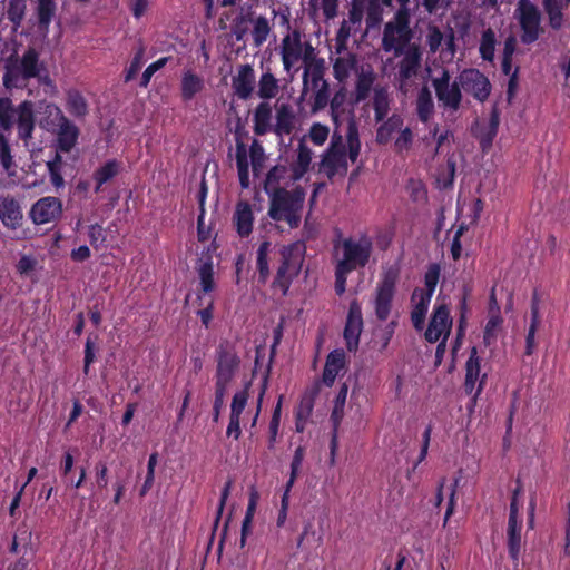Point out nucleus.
I'll return each mask as SVG.
<instances>
[{"label":"nucleus","mask_w":570,"mask_h":570,"mask_svg":"<svg viewBox=\"0 0 570 570\" xmlns=\"http://www.w3.org/2000/svg\"><path fill=\"white\" fill-rule=\"evenodd\" d=\"M305 255L306 245L303 240H296L279 248L278 265L271 283L274 294H279L282 297L288 295L294 279L302 272Z\"/></svg>","instance_id":"nucleus-1"},{"label":"nucleus","mask_w":570,"mask_h":570,"mask_svg":"<svg viewBox=\"0 0 570 570\" xmlns=\"http://www.w3.org/2000/svg\"><path fill=\"white\" fill-rule=\"evenodd\" d=\"M269 195L268 216L275 222H285L289 228L301 224L305 191L301 187L287 190L276 186Z\"/></svg>","instance_id":"nucleus-2"},{"label":"nucleus","mask_w":570,"mask_h":570,"mask_svg":"<svg viewBox=\"0 0 570 570\" xmlns=\"http://www.w3.org/2000/svg\"><path fill=\"white\" fill-rule=\"evenodd\" d=\"M334 250L341 253L335 266L342 269L354 272L364 268L371 258L373 243L370 237L360 238L347 237L334 244Z\"/></svg>","instance_id":"nucleus-3"},{"label":"nucleus","mask_w":570,"mask_h":570,"mask_svg":"<svg viewBox=\"0 0 570 570\" xmlns=\"http://www.w3.org/2000/svg\"><path fill=\"white\" fill-rule=\"evenodd\" d=\"M412 38L410 14L406 9H400L395 12L393 20L384 26L382 48L385 52L393 51L395 57H400L412 45Z\"/></svg>","instance_id":"nucleus-4"},{"label":"nucleus","mask_w":570,"mask_h":570,"mask_svg":"<svg viewBox=\"0 0 570 570\" xmlns=\"http://www.w3.org/2000/svg\"><path fill=\"white\" fill-rule=\"evenodd\" d=\"M215 358V385L228 387L240 366V357L235 344L228 340H222L216 347Z\"/></svg>","instance_id":"nucleus-5"},{"label":"nucleus","mask_w":570,"mask_h":570,"mask_svg":"<svg viewBox=\"0 0 570 570\" xmlns=\"http://www.w3.org/2000/svg\"><path fill=\"white\" fill-rule=\"evenodd\" d=\"M515 17L521 29V42L523 45L534 43L543 32L539 8L530 0L518 1Z\"/></svg>","instance_id":"nucleus-6"},{"label":"nucleus","mask_w":570,"mask_h":570,"mask_svg":"<svg viewBox=\"0 0 570 570\" xmlns=\"http://www.w3.org/2000/svg\"><path fill=\"white\" fill-rule=\"evenodd\" d=\"M236 166L238 171L239 184L242 188L246 189L249 187V161L248 156L250 157V164L253 167V171L256 173L263 166L265 160V153L262 144L254 139L249 150H247L246 145L240 140L236 139Z\"/></svg>","instance_id":"nucleus-7"},{"label":"nucleus","mask_w":570,"mask_h":570,"mask_svg":"<svg viewBox=\"0 0 570 570\" xmlns=\"http://www.w3.org/2000/svg\"><path fill=\"white\" fill-rule=\"evenodd\" d=\"M432 86L440 106L452 111L460 109L463 98L461 83L458 78L451 82L448 69L443 68L440 77L432 79Z\"/></svg>","instance_id":"nucleus-8"},{"label":"nucleus","mask_w":570,"mask_h":570,"mask_svg":"<svg viewBox=\"0 0 570 570\" xmlns=\"http://www.w3.org/2000/svg\"><path fill=\"white\" fill-rule=\"evenodd\" d=\"M397 65L395 80L399 91L407 94L411 81L417 76L422 66V51L419 45L412 43L402 52Z\"/></svg>","instance_id":"nucleus-9"},{"label":"nucleus","mask_w":570,"mask_h":570,"mask_svg":"<svg viewBox=\"0 0 570 570\" xmlns=\"http://www.w3.org/2000/svg\"><path fill=\"white\" fill-rule=\"evenodd\" d=\"M397 273L387 271L375 288L373 301L375 316L379 321L384 322L389 318L393 299L396 291Z\"/></svg>","instance_id":"nucleus-10"},{"label":"nucleus","mask_w":570,"mask_h":570,"mask_svg":"<svg viewBox=\"0 0 570 570\" xmlns=\"http://www.w3.org/2000/svg\"><path fill=\"white\" fill-rule=\"evenodd\" d=\"M485 381L487 374L481 376V357L478 354V348L473 346L465 363V379L463 383L464 392L468 395L473 396V404L476 402L478 396L483 391Z\"/></svg>","instance_id":"nucleus-11"},{"label":"nucleus","mask_w":570,"mask_h":570,"mask_svg":"<svg viewBox=\"0 0 570 570\" xmlns=\"http://www.w3.org/2000/svg\"><path fill=\"white\" fill-rule=\"evenodd\" d=\"M462 90L473 96L480 102H484L491 94V83L488 77L480 70L464 69L458 77Z\"/></svg>","instance_id":"nucleus-12"},{"label":"nucleus","mask_w":570,"mask_h":570,"mask_svg":"<svg viewBox=\"0 0 570 570\" xmlns=\"http://www.w3.org/2000/svg\"><path fill=\"white\" fill-rule=\"evenodd\" d=\"M62 212V202L58 197L46 196L31 206L29 215L33 224L45 225L60 219Z\"/></svg>","instance_id":"nucleus-13"},{"label":"nucleus","mask_w":570,"mask_h":570,"mask_svg":"<svg viewBox=\"0 0 570 570\" xmlns=\"http://www.w3.org/2000/svg\"><path fill=\"white\" fill-rule=\"evenodd\" d=\"M364 322L361 303L357 299H353L348 306L346 322L343 331L346 348L350 352H355L357 350Z\"/></svg>","instance_id":"nucleus-14"},{"label":"nucleus","mask_w":570,"mask_h":570,"mask_svg":"<svg viewBox=\"0 0 570 570\" xmlns=\"http://www.w3.org/2000/svg\"><path fill=\"white\" fill-rule=\"evenodd\" d=\"M216 247L210 244L204 248L196 262V272L199 278V291L206 297L216 289V282L214 278V252Z\"/></svg>","instance_id":"nucleus-15"},{"label":"nucleus","mask_w":570,"mask_h":570,"mask_svg":"<svg viewBox=\"0 0 570 570\" xmlns=\"http://www.w3.org/2000/svg\"><path fill=\"white\" fill-rule=\"evenodd\" d=\"M275 109V124H273L272 132L278 138L289 136L296 128V115L291 104L276 102Z\"/></svg>","instance_id":"nucleus-16"},{"label":"nucleus","mask_w":570,"mask_h":570,"mask_svg":"<svg viewBox=\"0 0 570 570\" xmlns=\"http://www.w3.org/2000/svg\"><path fill=\"white\" fill-rule=\"evenodd\" d=\"M255 70L246 63L238 67V72L232 79V87L235 95L242 99L247 100L252 97L255 88Z\"/></svg>","instance_id":"nucleus-17"},{"label":"nucleus","mask_w":570,"mask_h":570,"mask_svg":"<svg viewBox=\"0 0 570 570\" xmlns=\"http://www.w3.org/2000/svg\"><path fill=\"white\" fill-rule=\"evenodd\" d=\"M22 217L20 204L13 196H0V220L7 228L17 229Z\"/></svg>","instance_id":"nucleus-18"},{"label":"nucleus","mask_w":570,"mask_h":570,"mask_svg":"<svg viewBox=\"0 0 570 570\" xmlns=\"http://www.w3.org/2000/svg\"><path fill=\"white\" fill-rule=\"evenodd\" d=\"M346 366V354L344 350L336 348L328 353L326 356L323 375H322V382L331 387L338 373L344 370Z\"/></svg>","instance_id":"nucleus-19"},{"label":"nucleus","mask_w":570,"mask_h":570,"mask_svg":"<svg viewBox=\"0 0 570 570\" xmlns=\"http://www.w3.org/2000/svg\"><path fill=\"white\" fill-rule=\"evenodd\" d=\"M79 137L78 127L66 116L61 115L57 135V150L69 153L76 146Z\"/></svg>","instance_id":"nucleus-20"},{"label":"nucleus","mask_w":570,"mask_h":570,"mask_svg":"<svg viewBox=\"0 0 570 570\" xmlns=\"http://www.w3.org/2000/svg\"><path fill=\"white\" fill-rule=\"evenodd\" d=\"M17 125L19 138L27 141L35 130L33 105L29 100L22 101L17 109Z\"/></svg>","instance_id":"nucleus-21"},{"label":"nucleus","mask_w":570,"mask_h":570,"mask_svg":"<svg viewBox=\"0 0 570 570\" xmlns=\"http://www.w3.org/2000/svg\"><path fill=\"white\" fill-rule=\"evenodd\" d=\"M273 107L269 101H261L253 112V131L256 136H265L273 130Z\"/></svg>","instance_id":"nucleus-22"},{"label":"nucleus","mask_w":570,"mask_h":570,"mask_svg":"<svg viewBox=\"0 0 570 570\" xmlns=\"http://www.w3.org/2000/svg\"><path fill=\"white\" fill-rule=\"evenodd\" d=\"M331 61L333 65V76L341 83L346 82L352 71L356 70L358 63L356 53L350 51H345L336 58H331Z\"/></svg>","instance_id":"nucleus-23"},{"label":"nucleus","mask_w":570,"mask_h":570,"mask_svg":"<svg viewBox=\"0 0 570 570\" xmlns=\"http://www.w3.org/2000/svg\"><path fill=\"white\" fill-rule=\"evenodd\" d=\"M18 63L22 71L23 81L39 77L40 70L43 68L39 59V52L32 47L23 52L22 57L18 59Z\"/></svg>","instance_id":"nucleus-24"},{"label":"nucleus","mask_w":570,"mask_h":570,"mask_svg":"<svg viewBox=\"0 0 570 570\" xmlns=\"http://www.w3.org/2000/svg\"><path fill=\"white\" fill-rule=\"evenodd\" d=\"M205 87L204 79L188 69L183 72L180 80V96L184 101H190L195 96L203 91Z\"/></svg>","instance_id":"nucleus-25"},{"label":"nucleus","mask_w":570,"mask_h":570,"mask_svg":"<svg viewBox=\"0 0 570 570\" xmlns=\"http://www.w3.org/2000/svg\"><path fill=\"white\" fill-rule=\"evenodd\" d=\"M234 222L240 237H248L252 234L254 215L247 202H239L236 205Z\"/></svg>","instance_id":"nucleus-26"},{"label":"nucleus","mask_w":570,"mask_h":570,"mask_svg":"<svg viewBox=\"0 0 570 570\" xmlns=\"http://www.w3.org/2000/svg\"><path fill=\"white\" fill-rule=\"evenodd\" d=\"M411 299L413 302L411 311L412 324L416 331H422L432 297L422 295L419 291H413Z\"/></svg>","instance_id":"nucleus-27"},{"label":"nucleus","mask_w":570,"mask_h":570,"mask_svg":"<svg viewBox=\"0 0 570 570\" xmlns=\"http://www.w3.org/2000/svg\"><path fill=\"white\" fill-rule=\"evenodd\" d=\"M325 75V61L323 58H318L317 60L311 62L305 67L303 73V86L304 91L307 88L316 89L321 87L324 81H327L324 78Z\"/></svg>","instance_id":"nucleus-28"},{"label":"nucleus","mask_w":570,"mask_h":570,"mask_svg":"<svg viewBox=\"0 0 570 570\" xmlns=\"http://www.w3.org/2000/svg\"><path fill=\"white\" fill-rule=\"evenodd\" d=\"M415 110L421 122L426 124L434 115V101L429 87L423 86L416 96Z\"/></svg>","instance_id":"nucleus-29"},{"label":"nucleus","mask_w":570,"mask_h":570,"mask_svg":"<svg viewBox=\"0 0 570 570\" xmlns=\"http://www.w3.org/2000/svg\"><path fill=\"white\" fill-rule=\"evenodd\" d=\"M321 167L328 178L334 177L340 171V169L346 171V153L326 150L321 160Z\"/></svg>","instance_id":"nucleus-30"},{"label":"nucleus","mask_w":570,"mask_h":570,"mask_svg":"<svg viewBox=\"0 0 570 570\" xmlns=\"http://www.w3.org/2000/svg\"><path fill=\"white\" fill-rule=\"evenodd\" d=\"M531 321L525 337V351L524 354L530 356L533 354L535 348V333L540 324V308L539 298L537 292L533 293L531 299Z\"/></svg>","instance_id":"nucleus-31"},{"label":"nucleus","mask_w":570,"mask_h":570,"mask_svg":"<svg viewBox=\"0 0 570 570\" xmlns=\"http://www.w3.org/2000/svg\"><path fill=\"white\" fill-rule=\"evenodd\" d=\"M303 56V45L291 43L288 38H283L281 43V57L283 68L286 72L293 71L294 65L297 63Z\"/></svg>","instance_id":"nucleus-32"},{"label":"nucleus","mask_w":570,"mask_h":570,"mask_svg":"<svg viewBox=\"0 0 570 570\" xmlns=\"http://www.w3.org/2000/svg\"><path fill=\"white\" fill-rule=\"evenodd\" d=\"M272 243L269 240H263L256 250V271L258 274V283L266 284L271 276L269 268V252Z\"/></svg>","instance_id":"nucleus-33"},{"label":"nucleus","mask_w":570,"mask_h":570,"mask_svg":"<svg viewBox=\"0 0 570 570\" xmlns=\"http://www.w3.org/2000/svg\"><path fill=\"white\" fill-rule=\"evenodd\" d=\"M281 90L279 80L272 73L271 69L263 72L258 80L257 96L262 101L275 98Z\"/></svg>","instance_id":"nucleus-34"},{"label":"nucleus","mask_w":570,"mask_h":570,"mask_svg":"<svg viewBox=\"0 0 570 570\" xmlns=\"http://www.w3.org/2000/svg\"><path fill=\"white\" fill-rule=\"evenodd\" d=\"M381 122L375 139L379 145H386L392 139L393 134L401 130L404 121L400 115L393 114Z\"/></svg>","instance_id":"nucleus-35"},{"label":"nucleus","mask_w":570,"mask_h":570,"mask_svg":"<svg viewBox=\"0 0 570 570\" xmlns=\"http://www.w3.org/2000/svg\"><path fill=\"white\" fill-rule=\"evenodd\" d=\"M373 109H374V119L376 122L383 121L389 112H390V94L386 87L377 86L373 89Z\"/></svg>","instance_id":"nucleus-36"},{"label":"nucleus","mask_w":570,"mask_h":570,"mask_svg":"<svg viewBox=\"0 0 570 570\" xmlns=\"http://www.w3.org/2000/svg\"><path fill=\"white\" fill-rule=\"evenodd\" d=\"M305 455H306V448L304 445H298L295 449L293 458H292L289 478H288V480L286 482L285 491H284V494H283V505H284V509L287 505L288 493H289L291 489L293 488L296 479L301 474V468H302V463H303V461L305 459Z\"/></svg>","instance_id":"nucleus-37"},{"label":"nucleus","mask_w":570,"mask_h":570,"mask_svg":"<svg viewBox=\"0 0 570 570\" xmlns=\"http://www.w3.org/2000/svg\"><path fill=\"white\" fill-rule=\"evenodd\" d=\"M120 163L117 159H109L97 168L92 175L96 183L95 193H99L106 183L114 179L120 173Z\"/></svg>","instance_id":"nucleus-38"},{"label":"nucleus","mask_w":570,"mask_h":570,"mask_svg":"<svg viewBox=\"0 0 570 570\" xmlns=\"http://www.w3.org/2000/svg\"><path fill=\"white\" fill-rule=\"evenodd\" d=\"M56 0H37L36 14L40 31L48 32L52 19L56 16Z\"/></svg>","instance_id":"nucleus-39"},{"label":"nucleus","mask_w":570,"mask_h":570,"mask_svg":"<svg viewBox=\"0 0 570 570\" xmlns=\"http://www.w3.org/2000/svg\"><path fill=\"white\" fill-rule=\"evenodd\" d=\"M20 80H22V71L18 63V58L10 56L4 62V73L2 77L3 87L7 90L21 88Z\"/></svg>","instance_id":"nucleus-40"},{"label":"nucleus","mask_w":570,"mask_h":570,"mask_svg":"<svg viewBox=\"0 0 570 570\" xmlns=\"http://www.w3.org/2000/svg\"><path fill=\"white\" fill-rule=\"evenodd\" d=\"M66 108L70 115L82 118L88 114V104L82 94L76 89L67 92Z\"/></svg>","instance_id":"nucleus-41"},{"label":"nucleus","mask_w":570,"mask_h":570,"mask_svg":"<svg viewBox=\"0 0 570 570\" xmlns=\"http://www.w3.org/2000/svg\"><path fill=\"white\" fill-rule=\"evenodd\" d=\"M521 522L508 521V551L512 560L518 561L521 550Z\"/></svg>","instance_id":"nucleus-42"},{"label":"nucleus","mask_w":570,"mask_h":570,"mask_svg":"<svg viewBox=\"0 0 570 570\" xmlns=\"http://www.w3.org/2000/svg\"><path fill=\"white\" fill-rule=\"evenodd\" d=\"M375 81V75L373 70H362L357 75L356 83H355V102H362L366 100L370 96V92L373 88Z\"/></svg>","instance_id":"nucleus-43"},{"label":"nucleus","mask_w":570,"mask_h":570,"mask_svg":"<svg viewBox=\"0 0 570 570\" xmlns=\"http://www.w3.org/2000/svg\"><path fill=\"white\" fill-rule=\"evenodd\" d=\"M346 140H347V156L352 163H355L358 158L361 150V141L358 127L354 118H351L347 122L346 129Z\"/></svg>","instance_id":"nucleus-44"},{"label":"nucleus","mask_w":570,"mask_h":570,"mask_svg":"<svg viewBox=\"0 0 570 570\" xmlns=\"http://www.w3.org/2000/svg\"><path fill=\"white\" fill-rule=\"evenodd\" d=\"M347 98V89L342 86L338 88L333 97L330 99V109L332 121L337 126L341 117L345 114V102Z\"/></svg>","instance_id":"nucleus-45"},{"label":"nucleus","mask_w":570,"mask_h":570,"mask_svg":"<svg viewBox=\"0 0 570 570\" xmlns=\"http://www.w3.org/2000/svg\"><path fill=\"white\" fill-rule=\"evenodd\" d=\"M497 38L493 29L488 28L481 35L479 52L483 60L492 62L494 59Z\"/></svg>","instance_id":"nucleus-46"},{"label":"nucleus","mask_w":570,"mask_h":570,"mask_svg":"<svg viewBox=\"0 0 570 570\" xmlns=\"http://www.w3.org/2000/svg\"><path fill=\"white\" fill-rule=\"evenodd\" d=\"M440 273L441 268L439 264H430L424 274L425 288H415L414 291H419L420 294L432 297L440 279Z\"/></svg>","instance_id":"nucleus-47"},{"label":"nucleus","mask_w":570,"mask_h":570,"mask_svg":"<svg viewBox=\"0 0 570 570\" xmlns=\"http://www.w3.org/2000/svg\"><path fill=\"white\" fill-rule=\"evenodd\" d=\"M430 322H432V327L436 325L445 330V338H448L452 327V318L450 316V309L445 304H440L434 307Z\"/></svg>","instance_id":"nucleus-48"},{"label":"nucleus","mask_w":570,"mask_h":570,"mask_svg":"<svg viewBox=\"0 0 570 570\" xmlns=\"http://www.w3.org/2000/svg\"><path fill=\"white\" fill-rule=\"evenodd\" d=\"M312 150L301 141L297 148V159L294 164V176L301 178L309 169Z\"/></svg>","instance_id":"nucleus-49"},{"label":"nucleus","mask_w":570,"mask_h":570,"mask_svg":"<svg viewBox=\"0 0 570 570\" xmlns=\"http://www.w3.org/2000/svg\"><path fill=\"white\" fill-rule=\"evenodd\" d=\"M16 115L12 100L8 97L0 98V128L6 131L11 130Z\"/></svg>","instance_id":"nucleus-50"},{"label":"nucleus","mask_w":570,"mask_h":570,"mask_svg":"<svg viewBox=\"0 0 570 570\" xmlns=\"http://www.w3.org/2000/svg\"><path fill=\"white\" fill-rule=\"evenodd\" d=\"M499 124V111L497 109H493L490 114L489 125L480 138V145L483 150H487L492 146V142L498 134Z\"/></svg>","instance_id":"nucleus-51"},{"label":"nucleus","mask_w":570,"mask_h":570,"mask_svg":"<svg viewBox=\"0 0 570 570\" xmlns=\"http://www.w3.org/2000/svg\"><path fill=\"white\" fill-rule=\"evenodd\" d=\"M27 4L24 0H9L7 6V18L14 28L21 26L26 16Z\"/></svg>","instance_id":"nucleus-52"},{"label":"nucleus","mask_w":570,"mask_h":570,"mask_svg":"<svg viewBox=\"0 0 570 570\" xmlns=\"http://www.w3.org/2000/svg\"><path fill=\"white\" fill-rule=\"evenodd\" d=\"M254 22L252 37L253 42L255 47H261L268 38V35L271 32V26L266 17L259 16L255 20L252 19Z\"/></svg>","instance_id":"nucleus-53"},{"label":"nucleus","mask_w":570,"mask_h":570,"mask_svg":"<svg viewBox=\"0 0 570 570\" xmlns=\"http://www.w3.org/2000/svg\"><path fill=\"white\" fill-rule=\"evenodd\" d=\"M352 23L347 20H343L335 36V53L342 55L347 51L348 40L352 36L353 29Z\"/></svg>","instance_id":"nucleus-54"},{"label":"nucleus","mask_w":570,"mask_h":570,"mask_svg":"<svg viewBox=\"0 0 570 570\" xmlns=\"http://www.w3.org/2000/svg\"><path fill=\"white\" fill-rule=\"evenodd\" d=\"M313 92V101H312V111L317 112L325 109L330 102V83L328 81H324L321 87L316 89H312Z\"/></svg>","instance_id":"nucleus-55"},{"label":"nucleus","mask_w":570,"mask_h":570,"mask_svg":"<svg viewBox=\"0 0 570 570\" xmlns=\"http://www.w3.org/2000/svg\"><path fill=\"white\" fill-rule=\"evenodd\" d=\"M503 318L500 313L490 314L484 332H483V343L485 345H491L497 340V330L502 325Z\"/></svg>","instance_id":"nucleus-56"},{"label":"nucleus","mask_w":570,"mask_h":570,"mask_svg":"<svg viewBox=\"0 0 570 570\" xmlns=\"http://www.w3.org/2000/svg\"><path fill=\"white\" fill-rule=\"evenodd\" d=\"M197 302L199 306H204L202 309L197 312V315L200 317L202 324L206 328H208L213 320L214 298L213 296L205 297L202 295H197Z\"/></svg>","instance_id":"nucleus-57"},{"label":"nucleus","mask_w":570,"mask_h":570,"mask_svg":"<svg viewBox=\"0 0 570 570\" xmlns=\"http://www.w3.org/2000/svg\"><path fill=\"white\" fill-rule=\"evenodd\" d=\"M248 386H245V389L242 391L236 392L232 399L229 415L240 417L248 403Z\"/></svg>","instance_id":"nucleus-58"},{"label":"nucleus","mask_w":570,"mask_h":570,"mask_svg":"<svg viewBox=\"0 0 570 570\" xmlns=\"http://www.w3.org/2000/svg\"><path fill=\"white\" fill-rule=\"evenodd\" d=\"M98 340V335H89L86 340L85 351H83V374L88 375L90 371V365L96 361V341Z\"/></svg>","instance_id":"nucleus-59"},{"label":"nucleus","mask_w":570,"mask_h":570,"mask_svg":"<svg viewBox=\"0 0 570 570\" xmlns=\"http://www.w3.org/2000/svg\"><path fill=\"white\" fill-rule=\"evenodd\" d=\"M169 59L170 57H161L158 60L150 63L142 72L139 86L142 88H147L154 73L164 68L169 61Z\"/></svg>","instance_id":"nucleus-60"},{"label":"nucleus","mask_w":570,"mask_h":570,"mask_svg":"<svg viewBox=\"0 0 570 570\" xmlns=\"http://www.w3.org/2000/svg\"><path fill=\"white\" fill-rule=\"evenodd\" d=\"M0 164L7 171H9L14 165L9 141L1 131H0Z\"/></svg>","instance_id":"nucleus-61"},{"label":"nucleus","mask_w":570,"mask_h":570,"mask_svg":"<svg viewBox=\"0 0 570 570\" xmlns=\"http://www.w3.org/2000/svg\"><path fill=\"white\" fill-rule=\"evenodd\" d=\"M366 0H351V8L348 10L347 17L348 21L353 26H360L362 23L364 17Z\"/></svg>","instance_id":"nucleus-62"},{"label":"nucleus","mask_w":570,"mask_h":570,"mask_svg":"<svg viewBox=\"0 0 570 570\" xmlns=\"http://www.w3.org/2000/svg\"><path fill=\"white\" fill-rule=\"evenodd\" d=\"M328 134V127L320 122L313 124L309 129V138L316 146H322L327 140Z\"/></svg>","instance_id":"nucleus-63"},{"label":"nucleus","mask_w":570,"mask_h":570,"mask_svg":"<svg viewBox=\"0 0 570 570\" xmlns=\"http://www.w3.org/2000/svg\"><path fill=\"white\" fill-rule=\"evenodd\" d=\"M88 237L89 243L95 249H99V247L106 242V233L101 225L91 224L88 227Z\"/></svg>","instance_id":"nucleus-64"}]
</instances>
